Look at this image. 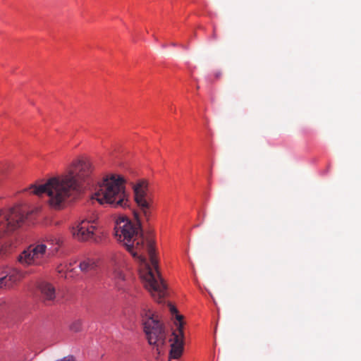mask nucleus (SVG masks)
Segmentation results:
<instances>
[{"instance_id":"9","label":"nucleus","mask_w":361,"mask_h":361,"mask_svg":"<svg viewBox=\"0 0 361 361\" xmlns=\"http://www.w3.org/2000/svg\"><path fill=\"white\" fill-rule=\"evenodd\" d=\"M111 263L114 278L121 281L125 280L126 276L121 269L123 265L122 255L118 253H113L111 256Z\"/></svg>"},{"instance_id":"19","label":"nucleus","mask_w":361,"mask_h":361,"mask_svg":"<svg viewBox=\"0 0 361 361\" xmlns=\"http://www.w3.org/2000/svg\"><path fill=\"white\" fill-rule=\"evenodd\" d=\"M213 37H214V39L216 38V29L215 28H214V31H213Z\"/></svg>"},{"instance_id":"17","label":"nucleus","mask_w":361,"mask_h":361,"mask_svg":"<svg viewBox=\"0 0 361 361\" xmlns=\"http://www.w3.org/2000/svg\"><path fill=\"white\" fill-rule=\"evenodd\" d=\"M56 361H75V358L72 355H68L63 357L62 359L58 360Z\"/></svg>"},{"instance_id":"6","label":"nucleus","mask_w":361,"mask_h":361,"mask_svg":"<svg viewBox=\"0 0 361 361\" xmlns=\"http://www.w3.org/2000/svg\"><path fill=\"white\" fill-rule=\"evenodd\" d=\"M135 200L139 207L140 212L144 216L147 221L151 215L152 199L148 194V183L142 180L133 187Z\"/></svg>"},{"instance_id":"18","label":"nucleus","mask_w":361,"mask_h":361,"mask_svg":"<svg viewBox=\"0 0 361 361\" xmlns=\"http://www.w3.org/2000/svg\"><path fill=\"white\" fill-rule=\"evenodd\" d=\"M72 271V269H71V265L66 268V274L65 275V278L72 277L71 275H70V273Z\"/></svg>"},{"instance_id":"14","label":"nucleus","mask_w":361,"mask_h":361,"mask_svg":"<svg viewBox=\"0 0 361 361\" xmlns=\"http://www.w3.org/2000/svg\"><path fill=\"white\" fill-rule=\"evenodd\" d=\"M169 310H170L171 313L172 314L176 315V319L177 320V322L176 323V325L177 326V330H178V331L180 332V336H182L183 335V317L178 314V310L172 304L169 303Z\"/></svg>"},{"instance_id":"8","label":"nucleus","mask_w":361,"mask_h":361,"mask_svg":"<svg viewBox=\"0 0 361 361\" xmlns=\"http://www.w3.org/2000/svg\"><path fill=\"white\" fill-rule=\"evenodd\" d=\"M94 221L83 220L76 227L73 228V234L79 240H88L94 239L95 226L90 225Z\"/></svg>"},{"instance_id":"1","label":"nucleus","mask_w":361,"mask_h":361,"mask_svg":"<svg viewBox=\"0 0 361 361\" xmlns=\"http://www.w3.org/2000/svg\"><path fill=\"white\" fill-rule=\"evenodd\" d=\"M135 216L136 224L125 216L118 217L115 222L114 235L138 262L145 287L157 302L161 303L167 295V287L158 271L154 241L150 235L143 234L138 214L135 213Z\"/></svg>"},{"instance_id":"12","label":"nucleus","mask_w":361,"mask_h":361,"mask_svg":"<svg viewBox=\"0 0 361 361\" xmlns=\"http://www.w3.org/2000/svg\"><path fill=\"white\" fill-rule=\"evenodd\" d=\"M23 277V274L16 269L12 270L7 275L0 278V288H11Z\"/></svg>"},{"instance_id":"7","label":"nucleus","mask_w":361,"mask_h":361,"mask_svg":"<svg viewBox=\"0 0 361 361\" xmlns=\"http://www.w3.org/2000/svg\"><path fill=\"white\" fill-rule=\"evenodd\" d=\"M47 245L44 243L32 245L18 257V261L23 265H38L46 254Z\"/></svg>"},{"instance_id":"11","label":"nucleus","mask_w":361,"mask_h":361,"mask_svg":"<svg viewBox=\"0 0 361 361\" xmlns=\"http://www.w3.org/2000/svg\"><path fill=\"white\" fill-rule=\"evenodd\" d=\"M174 341L171 345V348L170 351V358L178 359L179 358L183 353V334L180 336V332H173Z\"/></svg>"},{"instance_id":"10","label":"nucleus","mask_w":361,"mask_h":361,"mask_svg":"<svg viewBox=\"0 0 361 361\" xmlns=\"http://www.w3.org/2000/svg\"><path fill=\"white\" fill-rule=\"evenodd\" d=\"M39 290L41 293V298L46 304H49L55 299V288L51 283L42 282L39 285Z\"/></svg>"},{"instance_id":"13","label":"nucleus","mask_w":361,"mask_h":361,"mask_svg":"<svg viewBox=\"0 0 361 361\" xmlns=\"http://www.w3.org/2000/svg\"><path fill=\"white\" fill-rule=\"evenodd\" d=\"M97 267V262L94 259L90 258L82 260L79 264L80 270L85 273L94 271Z\"/></svg>"},{"instance_id":"4","label":"nucleus","mask_w":361,"mask_h":361,"mask_svg":"<svg viewBox=\"0 0 361 361\" xmlns=\"http://www.w3.org/2000/svg\"><path fill=\"white\" fill-rule=\"evenodd\" d=\"M26 217V209L22 205L0 209V252L4 238L18 228Z\"/></svg>"},{"instance_id":"2","label":"nucleus","mask_w":361,"mask_h":361,"mask_svg":"<svg viewBox=\"0 0 361 361\" xmlns=\"http://www.w3.org/2000/svg\"><path fill=\"white\" fill-rule=\"evenodd\" d=\"M92 173V163L87 159H78L73 162L66 173L51 178L44 184H32L27 190L37 196L47 194L49 205L61 209L79 195Z\"/></svg>"},{"instance_id":"3","label":"nucleus","mask_w":361,"mask_h":361,"mask_svg":"<svg viewBox=\"0 0 361 361\" xmlns=\"http://www.w3.org/2000/svg\"><path fill=\"white\" fill-rule=\"evenodd\" d=\"M124 183L123 178L120 176H106L95 189L92 199L101 204H109L115 208L128 207Z\"/></svg>"},{"instance_id":"15","label":"nucleus","mask_w":361,"mask_h":361,"mask_svg":"<svg viewBox=\"0 0 361 361\" xmlns=\"http://www.w3.org/2000/svg\"><path fill=\"white\" fill-rule=\"evenodd\" d=\"M70 329L73 332H79L82 329V321L76 319L73 321L70 325Z\"/></svg>"},{"instance_id":"20","label":"nucleus","mask_w":361,"mask_h":361,"mask_svg":"<svg viewBox=\"0 0 361 361\" xmlns=\"http://www.w3.org/2000/svg\"><path fill=\"white\" fill-rule=\"evenodd\" d=\"M62 271H63L62 269H59V272L61 273Z\"/></svg>"},{"instance_id":"5","label":"nucleus","mask_w":361,"mask_h":361,"mask_svg":"<svg viewBox=\"0 0 361 361\" xmlns=\"http://www.w3.org/2000/svg\"><path fill=\"white\" fill-rule=\"evenodd\" d=\"M141 316L149 343L155 345L158 353H160V348L165 345L166 341V334L163 325L154 318L149 310L147 311L145 308H143Z\"/></svg>"},{"instance_id":"16","label":"nucleus","mask_w":361,"mask_h":361,"mask_svg":"<svg viewBox=\"0 0 361 361\" xmlns=\"http://www.w3.org/2000/svg\"><path fill=\"white\" fill-rule=\"evenodd\" d=\"M44 242H46L50 245H58L59 243V240L55 236L49 235L44 238Z\"/></svg>"}]
</instances>
